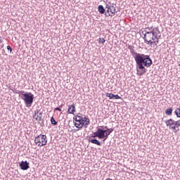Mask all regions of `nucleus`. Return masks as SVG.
<instances>
[{"mask_svg":"<svg viewBox=\"0 0 180 180\" xmlns=\"http://www.w3.org/2000/svg\"><path fill=\"white\" fill-rule=\"evenodd\" d=\"M102 129L98 128L96 132L93 133L91 137H93L94 139H95V137H98L100 139H102Z\"/></svg>","mask_w":180,"mask_h":180,"instance_id":"nucleus-12","label":"nucleus"},{"mask_svg":"<svg viewBox=\"0 0 180 180\" xmlns=\"http://www.w3.org/2000/svg\"><path fill=\"white\" fill-rule=\"evenodd\" d=\"M106 14L105 16H115L116 13V7L112 4V3L109 2L105 4Z\"/></svg>","mask_w":180,"mask_h":180,"instance_id":"nucleus-6","label":"nucleus"},{"mask_svg":"<svg viewBox=\"0 0 180 180\" xmlns=\"http://www.w3.org/2000/svg\"><path fill=\"white\" fill-rule=\"evenodd\" d=\"M20 167L22 171H26V169H29V162L27 161H22L20 164Z\"/></svg>","mask_w":180,"mask_h":180,"instance_id":"nucleus-14","label":"nucleus"},{"mask_svg":"<svg viewBox=\"0 0 180 180\" xmlns=\"http://www.w3.org/2000/svg\"><path fill=\"white\" fill-rule=\"evenodd\" d=\"M105 8H103V6H102V5L98 6V12L100 13L103 14V13H105Z\"/></svg>","mask_w":180,"mask_h":180,"instance_id":"nucleus-16","label":"nucleus"},{"mask_svg":"<svg viewBox=\"0 0 180 180\" xmlns=\"http://www.w3.org/2000/svg\"><path fill=\"white\" fill-rule=\"evenodd\" d=\"M105 180H113V179L108 178V179H107Z\"/></svg>","mask_w":180,"mask_h":180,"instance_id":"nucleus-26","label":"nucleus"},{"mask_svg":"<svg viewBox=\"0 0 180 180\" xmlns=\"http://www.w3.org/2000/svg\"><path fill=\"white\" fill-rule=\"evenodd\" d=\"M98 41L99 43H102V44L105 43V38H100L98 39Z\"/></svg>","mask_w":180,"mask_h":180,"instance_id":"nucleus-22","label":"nucleus"},{"mask_svg":"<svg viewBox=\"0 0 180 180\" xmlns=\"http://www.w3.org/2000/svg\"><path fill=\"white\" fill-rule=\"evenodd\" d=\"M136 65L137 75H140V77H141V75H144V74L147 72V70H146V68L144 67V65H143V64L136 63Z\"/></svg>","mask_w":180,"mask_h":180,"instance_id":"nucleus-9","label":"nucleus"},{"mask_svg":"<svg viewBox=\"0 0 180 180\" xmlns=\"http://www.w3.org/2000/svg\"><path fill=\"white\" fill-rule=\"evenodd\" d=\"M175 122H176L175 125L176 129H178V127H180V120L178 121H175Z\"/></svg>","mask_w":180,"mask_h":180,"instance_id":"nucleus-21","label":"nucleus"},{"mask_svg":"<svg viewBox=\"0 0 180 180\" xmlns=\"http://www.w3.org/2000/svg\"><path fill=\"white\" fill-rule=\"evenodd\" d=\"M135 61L148 68L151 67L153 64V60H151L150 56L141 53L135 59Z\"/></svg>","mask_w":180,"mask_h":180,"instance_id":"nucleus-3","label":"nucleus"},{"mask_svg":"<svg viewBox=\"0 0 180 180\" xmlns=\"http://www.w3.org/2000/svg\"><path fill=\"white\" fill-rule=\"evenodd\" d=\"M161 38V32L158 27L153 28L150 31L144 34V41L146 44L150 47H155L160 43Z\"/></svg>","mask_w":180,"mask_h":180,"instance_id":"nucleus-1","label":"nucleus"},{"mask_svg":"<svg viewBox=\"0 0 180 180\" xmlns=\"http://www.w3.org/2000/svg\"><path fill=\"white\" fill-rule=\"evenodd\" d=\"M41 117H43V114L41 112H40V110H36L34 111V115L33 116V119H34L35 120L40 121V120H41Z\"/></svg>","mask_w":180,"mask_h":180,"instance_id":"nucleus-11","label":"nucleus"},{"mask_svg":"<svg viewBox=\"0 0 180 180\" xmlns=\"http://www.w3.org/2000/svg\"><path fill=\"white\" fill-rule=\"evenodd\" d=\"M34 143L38 147H43L47 144V136L46 135L40 134L35 137Z\"/></svg>","mask_w":180,"mask_h":180,"instance_id":"nucleus-5","label":"nucleus"},{"mask_svg":"<svg viewBox=\"0 0 180 180\" xmlns=\"http://www.w3.org/2000/svg\"><path fill=\"white\" fill-rule=\"evenodd\" d=\"M75 126L77 129H82V127H88L89 125V120L86 117H81L80 115H76L75 117Z\"/></svg>","mask_w":180,"mask_h":180,"instance_id":"nucleus-2","label":"nucleus"},{"mask_svg":"<svg viewBox=\"0 0 180 180\" xmlns=\"http://www.w3.org/2000/svg\"><path fill=\"white\" fill-rule=\"evenodd\" d=\"M128 49L129 50L131 54L133 56L134 60H136L141 54L136 52V50H134V46L129 45Z\"/></svg>","mask_w":180,"mask_h":180,"instance_id":"nucleus-10","label":"nucleus"},{"mask_svg":"<svg viewBox=\"0 0 180 180\" xmlns=\"http://www.w3.org/2000/svg\"><path fill=\"white\" fill-rule=\"evenodd\" d=\"M7 50H8L10 53H12V47H11V46H7Z\"/></svg>","mask_w":180,"mask_h":180,"instance_id":"nucleus-24","label":"nucleus"},{"mask_svg":"<svg viewBox=\"0 0 180 180\" xmlns=\"http://www.w3.org/2000/svg\"><path fill=\"white\" fill-rule=\"evenodd\" d=\"M105 130L102 129L101 132V137L103 139V141H105V140H108L109 136H110V134L113 132V128H108V127H105Z\"/></svg>","mask_w":180,"mask_h":180,"instance_id":"nucleus-7","label":"nucleus"},{"mask_svg":"<svg viewBox=\"0 0 180 180\" xmlns=\"http://www.w3.org/2000/svg\"><path fill=\"white\" fill-rule=\"evenodd\" d=\"M172 108H167L166 110H165V113L166 115H167L168 116H170L171 115H172Z\"/></svg>","mask_w":180,"mask_h":180,"instance_id":"nucleus-17","label":"nucleus"},{"mask_svg":"<svg viewBox=\"0 0 180 180\" xmlns=\"http://www.w3.org/2000/svg\"><path fill=\"white\" fill-rule=\"evenodd\" d=\"M75 112H77L75 104L73 103L72 105H68V115H74Z\"/></svg>","mask_w":180,"mask_h":180,"instance_id":"nucleus-13","label":"nucleus"},{"mask_svg":"<svg viewBox=\"0 0 180 180\" xmlns=\"http://www.w3.org/2000/svg\"><path fill=\"white\" fill-rule=\"evenodd\" d=\"M21 95H20L21 99L24 101L26 106L27 108H30L32 106V103H33V99H34V97L33 96V94L32 93H25V91H20Z\"/></svg>","mask_w":180,"mask_h":180,"instance_id":"nucleus-4","label":"nucleus"},{"mask_svg":"<svg viewBox=\"0 0 180 180\" xmlns=\"http://www.w3.org/2000/svg\"><path fill=\"white\" fill-rule=\"evenodd\" d=\"M51 123L53 124V126H57V122H56V120L54 119V117H52L51 118Z\"/></svg>","mask_w":180,"mask_h":180,"instance_id":"nucleus-20","label":"nucleus"},{"mask_svg":"<svg viewBox=\"0 0 180 180\" xmlns=\"http://www.w3.org/2000/svg\"><path fill=\"white\" fill-rule=\"evenodd\" d=\"M114 99H122V97L119 95H114Z\"/></svg>","mask_w":180,"mask_h":180,"instance_id":"nucleus-23","label":"nucleus"},{"mask_svg":"<svg viewBox=\"0 0 180 180\" xmlns=\"http://www.w3.org/2000/svg\"><path fill=\"white\" fill-rule=\"evenodd\" d=\"M175 124H176L175 120L172 119H169L165 121L166 126L169 127V129H170L171 130H173L174 133H176L178 130H176V125Z\"/></svg>","mask_w":180,"mask_h":180,"instance_id":"nucleus-8","label":"nucleus"},{"mask_svg":"<svg viewBox=\"0 0 180 180\" xmlns=\"http://www.w3.org/2000/svg\"><path fill=\"white\" fill-rule=\"evenodd\" d=\"M89 141H90V143H92V144H96V146H102V143H101V142H99L98 139H92L89 138Z\"/></svg>","mask_w":180,"mask_h":180,"instance_id":"nucleus-15","label":"nucleus"},{"mask_svg":"<svg viewBox=\"0 0 180 180\" xmlns=\"http://www.w3.org/2000/svg\"><path fill=\"white\" fill-rule=\"evenodd\" d=\"M174 113L177 117H180V108H176Z\"/></svg>","mask_w":180,"mask_h":180,"instance_id":"nucleus-19","label":"nucleus"},{"mask_svg":"<svg viewBox=\"0 0 180 180\" xmlns=\"http://www.w3.org/2000/svg\"><path fill=\"white\" fill-rule=\"evenodd\" d=\"M55 110H58L59 112H61V108H55Z\"/></svg>","mask_w":180,"mask_h":180,"instance_id":"nucleus-25","label":"nucleus"},{"mask_svg":"<svg viewBox=\"0 0 180 180\" xmlns=\"http://www.w3.org/2000/svg\"><path fill=\"white\" fill-rule=\"evenodd\" d=\"M106 96L109 98V99H115V94L112 93H106Z\"/></svg>","mask_w":180,"mask_h":180,"instance_id":"nucleus-18","label":"nucleus"}]
</instances>
